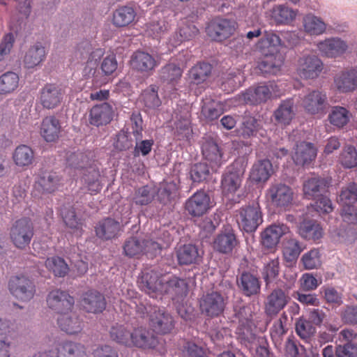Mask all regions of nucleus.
Listing matches in <instances>:
<instances>
[{"instance_id":"nucleus-15","label":"nucleus","mask_w":357,"mask_h":357,"mask_svg":"<svg viewBox=\"0 0 357 357\" xmlns=\"http://www.w3.org/2000/svg\"><path fill=\"white\" fill-rule=\"evenodd\" d=\"M149 325L153 332L167 334L174 329V321L172 315L163 310L153 308L149 316Z\"/></svg>"},{"instance_id":"nucleus-4","label":"nucleus","mask_w":357,"mask_h":357,"mask_svg":"<svg viewBox=\"0 0 357 357\" xmlns=\"http://www.w3.org/2000/svg\"><path fill=\"white\" fill-rule=\"evenodd\" d=\"M236 222L239 228L246 233L255 232L263 222V215L258 204L248 205L236 211Z\"/></svg>"},{"instance_id":"nucleus-5","label":"nucleus","mask_w":357,"mask_h":357,"mask_svg":"<svg viewBox=\"0 0 357 357\" xmlns=\"http://www.w3.org/2000/svg\"><path fill=\"white\" fill-rule=\"evenodd\" d=\"M199 305L202 314L208 318H215L224 312L227 298L220 292L212 291L202 296Z\"/></svg>"},{"instance_id":"nucleus-51","label":"nucleus","mask_w":357,"mask_h":357,"mask_svg":"<svg viewBox=\"0 0 357 357\" xmlns=\"http://www.w3.org/2000/svg\"><path fill=\"white\" fill-rule=\"evenodd\" d=\"M123 253L128 257H139L145 254L144 239L132 236L126 240L123 245Z\"/></svg>"},{"instance_id":"nucleus-1","label":"nucleus","mask_w":357,"mask_h":357,"mask_svg":"<svg viewBox=\"0 0 357 357\" xmlns=\"http://www.w3.org/2000/svg\"><path fill=\"white\" fill-rule=\"evenodd\" d=\"M166 275L167 274L162 273L158 267H146L138 280L139 286L151 297L158 298V296H161Z\"/></svg>"},{"instance_id":"nucleus-37","label":"nucleus","mask_w":357,"mask_h":357,"mask_svg":"<svg viewBox=\"0 0 357 357\" xmlns=\"http://www.w3.org/2000/svg\"><path fill=\"white\" fill-rule=\"evenodd\" d=\"M198 32L199 29L192 22L183 21L179 24L178 30L169 38V43L172 47H176L192 39Z\"/></svg>"},{"instance_id":"nucleus-22","label":"nucleus","mask_w":357,"mask_h":357,"mask_svg":"<svg viewBox=\"0 0 357 357\" xmlns=\"http://www.w3.org/2000/svg\"><path fill=\"white\" fill-rule=\"evenodd\" d=\"M289 297L281 289H274L265 301V312L269 317L277 315L288 303Z\"/></svg>"},{"instance_id":"nucleus-10","label":"nucleus","mask_w":357,"mask_h":357,"mask_svg":"<svg viewBox=\"0 0 357 357\" xmlns=\"http://www.w3.org/2000/svg\"><path fill=\"white\" fill-rule=\"evenodd\" d=\"M238 27L234 20L216 18L206 27L207 35L213 40L222 41L233 35Z\"/></svg>"},{"instance_id":"nucleus-28","label":"nucleus","mask_w":357,"mask_h":357,"mask_svg":"<svg viewBox=\"0 0 357 357\" xmlns=\"http://www.w3.org/2000/svg\"><path fill=\"white\" fill-rule=\"evenodd\" d=\"M57 324L60 329L68 335H74L81 333L84 321L75 312H66L59 315Z\"/></svg>"},{"instance_id":"nucleus-13","label":"nucleus","mask_w":357,"mask_h":357,"mask_svg":"<svg viewBox=\"0 0 357 357\" xmlns=\"http://www.w3.org/2000/svg\"><path fill=\"white\" fill-rule=\"evenodd\" d=\"M65 95L63 89L56 84H46L40 91V102L45 109H53L59 106Z\"/></svg>"},{"instance_id":"nucleus-19","label":"nucleus","mask_w":357,"mask_h":357,"mask_svg":"<svg viewBox=\"0 0 357 357\" xmlns=\"http://www.w3.org/2000/svg\"><path fill=\"white\" fill-rule=\"evenodd\" d=\"M16 337L13 324L0 319V357H10V350Z\"/></svg>"},{"instance_id":"nucleus-34","label":"nucleus","mask_w":357,"mask_h":357,"mask_svg":"<svg viewBox=\"0 0 357 357\" xmlns=\"http://www.w3.org/2000/svg\"><path fill=\"white\" fill-rule=\"evenodd\" d=\"M81 305L87 312L99 313L105 309L106 302L102 294L90 290L82 295Z\"/></svg>"},{"instance_id":"nucleus-39","label":"nucleus","mask_w":357,"mask_h":357,"mask_svg":"<svg viewBox=\"0 0 357 357\" xmlns=\"http://www.w3.org/2000/svg\"><path fill=\"white\" fill-rule=\"evenodd\" d=\"M281 45V39L276 33L265 31L264 36L256 43V50L262 55L280 53L277 47Z\"/></svg>"},{"instance_id":"nucleus-45","label":"nucleus","mask_w":357,"mask_h":357,"mask_svg":"<svg viewBox=\"0 0 357 357\" xmlns=\"http://www.w3.org/2000/svg\"><path fill=\"white\" fill-rule=\"evenodd\" d=\"M119 230V222L109 218L100 221L95 228L97 236L103 240H109L116 237Z\"/></svg>"},{"instance_id":"nucleus-53","label":"nucleus","mask_w":357,"mask_h":357,"mask_svg":"<svg viewBox=\"0 0 357 357\" xmlns=\"http://www.w3.org/2000/svg\"><path fill=\"white\" fill-rule=\"evenodd\" d=\"M270 16L277 24H287L296 17V13L289 7L277 5L270 10Z\"/></svg>"},{"instance_id":"nucleus-32","label":"nucleus","mask_w":357,"mask_h":357,"mask_svg":"<svg viewBox=\"0 0 357 357\" xmlns=\"http://www.w3.org/2000/svg\"><path fill=\"white\" fill-rule=\"evenodd\" d=\"M298 234L306 241L319 243L324 236V229L317 220H308L301 222L298 228Z\"/></svg>"},{"instance_id":"nucleus-36","label":"nucleus","mask_w":357,"mask_h":357,"mask_svg":"<svg viewBox=\"0 0 357 357\" xmlns=\"http://www.w3.org/2000/svg\"><path fill=\"white\" fill-rule=\"evenodd\" d=\"M295 115L294 100L292 98L282 100L273 113L276 123L281 126L289 125Z\"/></svg>"},{"instance_id":"nucleus-58","label":"nucleus","mask_w":357,"mask_h":357,"mask_svg":"<svg viewBox=\"0 0 357 357\" xmlns=\"http://www.w3.org/2000/svg\"><path fill=\"white\" fill-rule=\"evenodd\" d=\"M183 69L173 61H170L160 70V77L169 83H176L181 77Z\"/></svg>"},{"instance_id":"nucleus-17","label":"nucleus","mask_w":357,"mask_h":357,"mask_svg":"<svg viewBox=\"0 0 357 357\" xmlns=\"http://www.w3.org/2000/svg\"><path fill=\"white\" fill-rule=\"evenodd\" d=\"M289 232V228L283 223L273 224L268 227L261 234V243L265 248H275L281 237Z\"/></svg>"},{"instance_id":"nucleus-64","label":"nucleus","mask_w":357,"mask_h":357,"mask_svg":"<svg viewBox=\"0 0 357 357\" xmlns=\"http://www.w3.org/2000/svg\"><path fill=\"white\" fill-rule=\"evenodd\" d=\"M339 161L344 167L351 169L357 166V150L352 145L345 146L340 155Z\"/></svg>"},{"instance_id":"nucleus-41","label":"nucleus","mask_w":357,"mask_h":357,"mask_svg":"<svg viewBox=\"0 0 357 357\" xmlns=\"http://www.w3.org/2000/svg\"><path fill=\"white\" fill-rule=\"evenodd\" d=\"M317 156V149L310 142H301L296 144L293 160L298 165L310 163Z\"/></svg>"},{"instance_id":"nucleus-33","label":"nucleus","mask_w":357,"mask_h":357,"mask_svg":"<svg viewBox=\"0 0 357 357\" xmlns=\"http://www.w3.org/2000/svg\"><path fill=\"white\" fill-rule=\"evenodd\" d=\"M242 174L236 171H228L222 175L221 188L222 195L229 199L233 200V197L241 186Z\"/></svg>"},{"instance_id":"nucleus-61","label":"nucleus","mask_w":357,"mask_h":357,"mask_svg":"<svg viewBox=\"0 0 357 357\" xmlns=\"http://www.w3.org/2000/svg\"><path fill=\"white\" fill-rule=\"evenodd\" d=\"M305 31L310 35H320L326 30V24L321 18L309 14L303 18Z\"/></svg>"},{"instance_id":"nucleus-8","label":"nucleus","mask_w":357,"mask_h":357,"mask_svg":"<svg viewBox=\"0 0 357 357\" xmlns=\"http://www.w3.org/2000/svg\"><path fill=\"white\" fill-rule=\"evenodd\" d=\"M234 316L238 319V326L236 333L244 342H250L255 337L253 333L254 324L250 307L248 306L236 307L234 308Z\"/></svg>"},{"instance_id":"nucleus-9","label":"nucleus","mask_w":357,"mask_h":357,"mask_svg":"<svg viewBox=\"0 0 357 357\" xmlns=\"http://www.w3.org/2000/svg\"><path fill=\"white\" fill-rule=\"evenodd\" d=\"M301 105L309 114L322 115L328 107L327 95L322 91L312 90L303 96Z\"/></svg>"},{"instance_id":"nucleus-55","label":"nucleus","mask_w":357,"mask_h":357,"mask_svg":"<svg viewBox=\"0 0 357 357\" xmlns=\"http://www.w3.org/2000/svg\"><path fill=\"white\" fill-rule=\"evenodd\" d=\"M45 266L56 277L63 278L69 271V267L66 261L58 256L48 257L45 262Z\"/></svg>"},{"instance_id":"nucleus-20","label":"nucleus","mask_w":357,"mask_h":357,"mask_svg":"<svg viewBox=\"0 0 357 357\" xmlns=\"http://www.w3.org/2000/svg\"><path fill=\"white\" fill-rule=\"evenodd\" d=\"M158 339L153 331L142 326L135 328L131 333L130 346L142 349H153L158 344Z\"/></svg>"},{"instance_id":"nucleus-52","label":"nucleus","mask_w":357,"mask_h":357,"mask_svg":"<svg viewBox=\"0 0 357 357\" xmlns=\"http://www.w3.org/2000/svg\"><path fill=\"white\" fill-rule=\"evenodd\" d=\"M287 315L283 313L279 319L274 321L270 328V335L275 346L282 345L283 337L287 332Z\"/></svg>"},{"instance_id":"nucleus-31","label":"nucleus","mask_w":357,"mask_h":357,"mask_svg":"<svg viewBox=\"0 0 357 357\" xmlns=\"http://www.w3.org/2000/svg\"><path fill=\"white\" fill-rule=\"evenodd\" d=\"M204 158L211 166V168H218L223 162L222 152L218 144L211 138L204 139L202 145Z\"/></svg>"},{"instance_id":"nucleus-46","label":"nucleus","mask_w":357,"mask_h":357,"mask_svg":"<svg viewBox=\"0 0 357 357\" xmlns=\"http://www.w3.org/2000/svg\"><path fill=\"white\" fill-rule=\"evenodd\" d=\"M88 154L83 152L71 153L67 156L66 169L70 173L74 170L84 172L89 165H93Z\"/></svg>"},{"instance_id":"nucleus-44","label":"nucleus","mask_w":357,"mask_h":357,"mask_svg":"<svg viewBox=\"0 0 357 357\" xmlns=\"http://www.w3.org/2000/svg\"><path fill=\"white\" fill-rule=\"evenodd\" d=\"M263 59L258 62L257 68L261 73L276 74L284 63V56L281 53L263 55Z\"/></svg>"},{"instance_id":"nucleus-42","label":"nucleus","mask_w":357,"mask_h":357,"mask_svg":"<svg viewBox=\"0 0 357 357\" xmlns=\"http://www.w3.org/2000/svg\"><path fill=\"white\" fill-rule=\"evenodd\" d=\"M176 254L178 262L181 265L197 264L202 258L197 247L191 243L179 246Z\"/></svg>"},{"instance_id":"nucleus-43","label":"nucleus","mask_w":357,"mask_h":357,"mask_svg":"<svg viewBox=\"0 0 357 357\" xmlns=\"http://www.w3.org/2000/svg\"><path fill=\"white\" fill-rule=\"evenodd\" d=\"M273 172L272 163L269 160L264 159L256 162L250 172L252 181L259 183L267 181Z\"/></svg>"},{"instance_id":"nucleus-29","label":"nucleus","mask_w":357,"mask_h":357,"mask_svg":"<svg viewBox=\"0 0 357 357\" xmlns=\"http://www.w3.org/2000/svg\"><path fill=\"white\" fill-rule=\"evenodd\" d=\"M161 296L163 294H171L172 298L183 297L188 294V285L185 280L181 279L176 276L166 275L164 278Z\"/></svg>"},{"instance_id":"nucleus-26","label":"nucleus","mask_w":357,"mask_h":357,"mask_svg":"<svg viewBox=\"0 0 357 357\" xmlns=\"http://www.w3.org/2000/svg\"><path fill=\"white\" fill-rule=\"evenodd\" d=\"M329 185L330 181L327 178L314 174L304 181L303 194L308 199H315L321 195V192H325Z\"/></svg>"},{"instance_id":"nucleus-50","label":"nucleus","mask_w":357,"mask_h":357,"mask_svg":"<svg viewBox=\"0 0 357 357\" xmlns=\"http://www.w3.org/2000/svg\"><path fill=\"white\" fill-rule=\"evenodd\" d=\"M57 350V357H86L85 348L79 343L64 342Z\"/></svg>"},{"instance_id":"nucleus-12","label":"nucleus","mask_w":357,"mask_h":357,"mask_svg":"<svg viewBox=\"0 0 357 357\" xmlns=\"http://www.w3.org/2000/svg\"><path fill=\"white\" fill-rule=\"evenodd\" d=\"M47 305L59 315L71 310L75 300L68 292L60 289H54L49 292L47 298Z\"/></svg>"},{"instance_id":"nucleus-62","label":"nucleus","mask_w":357,"mask_h":357,"mask_svg":"<svg viewBox=\"0 0 357 357\" xmlns=\"http://www.w3.org/2000/svg\"><path fill=\"white\" fill-rule=\"evenodd\" d=\"M337 201L342 206L357 205V183L351 182L342 188Z\"/></svg>"},{"instance_id":"nucleus-23","label":"nucleus","mask_w":357,"mask_h":357,"mask_svg":"<svg viewBox=\"0 0 357 357\" xmlns=\"http://www.w3.org/2000/svg\"><path fill=\"white\" fill-rule=\"evenodd\" d=\"M137 10L132 6H119L113 12L112 22L117 28L128 26L137 22Z\"/></svg>"},{"instance_id":"nucleus-7","label":"nucleus","mask_w":357,"mask_h":357,"mask_svg":"<svg viewBox=\"0 0 357 357\" xmlns=\"http://www.w3.org/2000/svg\"><path fill=\"white\" fill-rule=\"evenodd\" d=\"M212 207L210 196L204 190H197L185 201L184 204L186 213L193 218L203 216Z\"/></svg>"},{"instance_id":"nucleus-11","label":"nucleus","mask_w":357,"mask_h":357,"mask_svg":"<svg viewBox=\"0 0 357 357\" xmlns=\"http://www.w3.org/2000/svg\"><path fill=\"white\" fill-rule=\"evenodd\" d=\"M324 63L314 54H305L301 56L297 63L296 71L303 79H315L322 72Z\"/></svg>"},{"instance_id":"nucleus-57","label":"nucleus","mask_w":357,"mask_h":357,"mask_svg":"<svg viewBox=\"0 0 357 357\" xmlns=\"http://www.w3.org/2000/svg\"><path fill=\"white\" fill-rule=\"evenodd\" d=\"M351 118L350 112L345 107L334 106L328 115L330 123L339 128L345 126Z\"/></svg>"},{"instance_id":"nucleus-30","label":"nucleus","mask_w":357,"mask_h":357,"mask_svg":"<svg viewBox=\"0 0 357 357\" xmlns=\"http://www.w3.org/2000/svg\"><path fill=\"white\" fill-rule=\"evenodd\" d=\"M45 47L40 42H36L25 52L23 64L26 68H33L43 63L47 56Z\"/></svg>"},{"instance_id":"nucleus-27","label":"nucleus","mask_w":357,"mask_h":357,"mask_svg":"<svg viewBox=\"0 0 357 357\" xmlns=\"http://www.w3.org/2000/svg\"><path fill=\"white\" fill-rule=\"evenodd\" d=\"M61 132V122L55 116H47L43 119L40 134L45 141L47 142H56L59 138Z\"/></svg>"},{"instance_id":"nucleus-24","label":"nucleus","mask_w":357,"mask_h":357,"mask_svg":"<svg viewBox=\"0 0 357 357\" xmlns=\"http://www.w3.org/2000/svg\"><path fill=\"white\" fill-rule=\"evenodd\" d=\"M61 177L53 171H41L36 180L35 187L45 194H51L58 190Z\"/></svg>"},{"instance_id":"nucleus-16","label":"nucleus","mask_w":357,"mask_h":357,"mask_svg":"<svg viewBox=\"0 0 357 357\" xmlns=\"http://www.w3.org/2000/svg\"><path fill=\"white\" fill-rule=\"evenodd\" d=\"M114 114L113 107L109 103L97 104L89 110V122L96 127L106 126L112 121Z\"/></svg>"},{"instance_id":"nucleus-14","label":"nucleus","mask_w":357,"mask_h":357,"mask_svg":"<svg viewBox=\"0 0 357 357\" xmlns=\"http://www.w3.org/2000/svg\"><path fill=\"white\" fill-rule=\"evenodd\" d=\"M130 63L137 72L151 75L159 66L160 61L148 52L138 50L132 54Z\"/></svg>"},{"instance_id":"nucleus-56","label":"nucleus","mask_w":357,"mask_h":357,"mask_svg":"<svg viewBox=\"0 0 357 357\" xmlns=\"http://www.w3.org/2000/svg\"><path fill=\"white\" fill-rule=\"evenodd\" d=\"M223 112L222 104L213 100L204 101L201 111L202 115L206 121H213L218 119Z\"/></svg>"},{"instance_id":"nucleus-6","label":"nucleus","mask_w":357,"mask_h":357,"mask_svg":"<svg viewBox=\"0 0 357 357\" xmlns=\"http://www.w3.org/2000/svg\"><path fill=\"white\" fill-rule=\"evenodd\" d=\"M8 287L11 295L22 302L31 301L36 294V285L33 281L23 275L11 277Z\"/></svg>"},{"instance_id":"nucleus-48","label":"nucleus","mask_w":357,"mask_h":357,"mask_svg":"<svg viewBox=\"0 0 357 357\" xmlns=\"http://www.w3.org/2000/svg\"><path fill=\"white\" fill-rule=\"evenodd\" d=\"M61 214L66 225L72 229V232L77 236L82 234V222L77 219L75 208L72 206H63L61 209Z\"/></svg>"},{"instance_id":"nucleus-38","label":"nucleus","mask_w":357,"mask_h":357,"mask_svg":"<svg viewBox=\"0 0 357 357\" xmlns=\"http://www.w3.org/2000/svg\"><path fill=\"white\" fill-rule=\"evenodd\" d=\"M238 241L232 229L225 230L216 236L213 241L215 250L229 254L237 246Z\"/></svg>"},{"instance_id":"nucleus-59","label":"nucleus","mask_w":357,"mask_h":357,"mask_svg":"<svg viewBox=\"0 0 357 357\" xmlns=\"http://www.w3.org/2000/svg\"><path fill=\"white\" fill-rule=\"evenodd\" d=\"M20 78L17 73L8 71L0 76V93L8 94L13 92L19 85Z\"/></svg>"},{"instance_id":"nucleus-47","label":"nucleus","mask_w":357,"mask_h":357,"mask_svg":"<svg viewBox=\"0 0 357 357\" xmlns=\"http://www.w3.org/2000/svg\"><path fill=\"white\" fill-rule=\"evenodd\" d=\"M13 160L17 167H29L34 160V152L30 146L21 144L15 149Z\"/></svg>"},{"instance_id":"nucleus-49","label":"nucleus","mask_w":357,"mask_h":357,"mask_svg":"<svg viewBox=\"0 0 357 357\" xmlns=\"http://www.w3.org/2000/svg\"><path fill=\"white\" fill-rule=\"evenodd\" d=\"M131 333L132 331L128 324H116L111 327L109 331L110 338L113 341L126 346H130Z\"/></svg>"},{"instance_id":"nucleus-63","label":"nucleus","mask_w":357,"mask_h":357,"mask_svg":"<svg viewBox=\"0 0 357 357\" xmlns=\"http://www.w3.org/2000/svg\"><path fill=\"white\" fill-rule=\"evenodd\" d=\"M301 243L295 238L288 240L283 248V256L288 262L295 261L303 250Z\"/></svg>"},{"instance_id":"nucleus-40","label":"nucleus","mask_w":357,"mask_h":357,"mask_svg":"<svg viewBox=\"0 0 357 357\" xmlns=\"http://www.w3.org/2000/svg\"><path fill=\"white\" fill-rule=\"evenodd\" d=\"M237 285L241 291L246 296H252L260 291L259 279L249 272H243L237 278Z\"/></svg>"},{"instance_id":"nucleus-18","label":"nucleus","mask_w":357,"mask_h":357,"mask_svg":"<svg viewBox=\"0 0 357 357\" xmlns=\"http://www.w3.org/2000/svg\"><path fill=\"white\" fill-rule=\"evenodd\" d=\"M275 84L269 82L257 87L249 88L243 93L244 101L247 104L258 105L266 102L271 98Z\"/></svg>"},{"instance_id":"nucleus-54","label":"nucleus","mask_w":357,"mask_h":357,"mask_svg":"<svg viewBox=\"0 0 357 357\" xmlns=\"http://www.w3.org/2000/svg\"><path fill=\"white\" fill-rule=\"evenodd\" d=\"M211 70V64L206 62L198 63L189 71V78L194 84H201L209 77Z\"/></svg>"},{"instance_id":"nucleus-2","label":"nucleus","mask_w":357,"mask_h":357,"mask_svg":"<svg viewBox=\"0 0 357 357\" xmlns=\"http://www.w3.org/2000/svg\"><path fill=\"white\" fill-rule=\"evenodd\" d=\"M265 197L271 205L287 210L293 204L294 192L289 185L283 182H275L266 190Z\"/></svg>"},{"instance_id":"nucleus-60","label":"nucleus","mask_w":357,"mask_h":357,"mask_svg":"<svg viewBox=\"0 0 357 357\" xmlns=\"http://www.w3.org/2000/svg\"><path fill=\"white\" fill-rule=\"evenodd\" d=\"M178 194V186L174 182L163 183L158 190V199L164 205H166L174 199Z\"/></svg>"},{"instance_id":"nucleus-21","label":"nucleus","mask_w":357,"mask_h":357,"mask_svg":"<svg viewBox=\"0 0 357 357\" xmlns=\"http://www.w3.org/2000/svg\"><path fill=\"white\" fill-rule=\"evenodd\" d=\"M334 85L340 93H349L357 89V68L345 69L334 77Z\"/></svg>"},{"instance_id":"nucleus-25","label":"nucleus","mask_w":357,"mask_h":357,"mask_svg":"<svg viewBox=\"0 0 357 357\" xmlns=\"http://www.w3.org/2000/svg\"><path fill=\"white\" fill-rule=\"evenodd\" d=\"M81 183L82 188L91 195H96L100 192L102 189L100 172L96 165H89L83 172Z\"/></svg>"},{"instance_id":"nucleus-3","label":"nucleus","mask_w":357,"mask_h":357,"mask_svg":"<svg viewBox=\"0 0 357 357\" xmlns=\"http://www.w3.org/2000/svg\"><path fill=\"white\" fill-rule=\"evenodd\" d=\"M33 234V225L31 219L26 217L15 220L9 229L11 242L15 247L20 250H24L29 246Z\"/></svg>"},{"instance_id":"nucleus-35","label":"nucleus","mask_w":357,"mask_h":357,"mask_svg":"<svg viewBox=\"0 0 357 357\" xmlns=\"http://www.w3.org/2000/svg\"><path fill=\"white\" fill-rule=\"evenodd\" d=\"M347 47V43L338 38L326 39L317 44V48L321 53L329 58H335L343 54Z\"/></svg>"}]
</instances>
